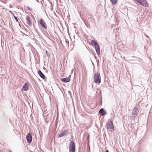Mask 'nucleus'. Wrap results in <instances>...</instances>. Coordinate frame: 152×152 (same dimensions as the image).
Segmentation results:
<instances>
[{"label": "nucleus", "instance_id": "0eeeda50", "mask_svg": "<svg viewBox=\"0 0 152 152\" xmlns=\"http://www.w3.org/2000/svg\"><path fill=\"white\" fill-rule=\"evenodd\" d=\"M26 139L27 141L29 143H31L32 141V137L31 133H28L26 135Z\"/></svg>", "mask_w": 152, "mask_h": 152}, {"label": "nucleus", "instance_id": "5701e85b", "mask_svg": "<svg viewBox=\"0 0 152 152\" xmlns=\"http://www.w3.org/2000/svg\"><path fill=\"white\" fill-rule=\"evenodd\" d=\"M86 26H87L88 27V26H87L86 25Z\"/></svg>", "mask_w": 152, "mask_h": 152}, {"label": "nucleus", "instance_id": "4be33fe9", "mask_svg": "<svg viewBox=\"0 0 152 152\" xmlns=\"http://www.w3.org/2000/svg\"><path fill=\"white\" fill-rule=\"evenodd\" d=\"M73 70H72V72H73Z\"/></svg>", "mask_w": 152, "mask_h": 152}, {"label": "nucleus", "instance_id": "f8f14e48", "mask_svg": "<svg viewBox=\"0 0 152 152\" xmlns=\"http://www.w3.org/2000/svg\"><path fill=\"white\" fill-rule=\"evenodd\" d=\"M26 23L29 26L31 25L32 23L31 21L30 17L28 16H27L26 18Z\"/></svg>", "mask_w": 152, "mask_h": 152}, {"label": "nucleus", "instance_id": "f3484780", "mask_svg": "<svg viewBox=\"0 0 152 152\" xmlns=\"http://www.w3.org/2000/svg\"><path fill=\"white\" fill-rule=\"evenodd\" d=\"M46 54H47L48 56H49V55L48 51H46L45 52Z\"/></svg>", "mask_w": 152, "mask_h": 152}, {"label": "nucleus", "instance_id": "9d476101", "mask_svg": "<svg viewBox=\"0 0 152 152\" xmlns=\"http://www.w3.org/2000/svg\"><path fill=\"white\" fill-rule=\"evenodd\" d=\"M99 113L102 116L105 115L107 114L106 112L103 108H101L99 111Z\"/></svg>", "mask_w": 152, "mask_h": 152}, {"label": "nucleus", "instance_id": "dca6fc26", "mask_svg": "<svg viewBox=\"0 0 152 152\" xmlns=\"http://www.w3.org/2000/svg\"><path fill=\"white\" fill-rule=\"evenodd\" d=\"M13 16H14V18H15V19L16 20V21L17 22H18V19L17 17H16L14 15H13Z\"/></svg>", "mask_w": 152, "mask_h": 152}, {"label": "nucleus", "instance_id": "f03ea898", "mask_svg": "<svg viewBox=\"0 0 152 152\" xmlns=\"http://www.w3.org/2000/svg\"><path fill=\"white\" fill-rule=\"evenodd\" d=\"M94 82L97 84H99L101 83V78L100 74L99 72L95 73L94 78Z\"/></svg>", "mask_w": 152, "mask_h": 152}, {"label": "nucleus", "instance_id": "39448f33", "mask_svg": "<svg viewBox=\"0 0 152 152\" xmlns=\"http://www.w3.org/2000/svg\"><path fill=\"white\" fill-rule=\"evenodd\" d=\"M139 111L137 107H134L132 111V116H131L132 117V118L134 120L135 117H136V116L137 115V114Z\"/></svg>", "mask_w": 152, "mask_h": 152}, {"label": "nucleus", "instance_id": "f257e3e1", "mask_svg": "<svg viewBox=\"0 0 152 152\" xmlns=\"http://www.w3.org/2000/svg\"><path fill=\"white\" fill-rule=\"evenodd\" d=\"M91 44L92 46H94L97 54L99 55L100 54V47L97 42L94 40H92L91 41Z\"/></svg>", "mask_w": 152, "mask_h": 152}, {"label": "nucleus", "instance_id": "7ed1b4c3", "mask_svg": "<svg viewBox=\"0 0 152 152\" xmlns=\"http://www.w3.org/2000/svg\"><path fill=\"white\" fill-rule=\"evenodd\" d=\"M69 152H75V143L73 141H71L69 144Z\"/></svg>", "mask_w": 152, "mask_h": 152}, {"label": "nucleus", "instance_id": "4468645a", "mask_svg": "<svg viewBox=\"0 0 152 152\" xmlns=\"http://www.w3.org/2000/svg\"><path fill=\"white\" fill-rule=\"evenodd\" d=\"M28 85L26 84V83L23 86V88L24 91H26L28 90Z\"/></svg>", "mask_w": 152, "mask_h": 152}, {"label": "nucleus", "instance_id": "9b49d317", "mask_svg": "<svg viewBox=\"0 0 152 152\" xmlns=\"http://www.w3.org/2000/svg\"><path fill=\"white\" fill-rule=\"evenodd\" d=\"M139 4L145 7H147L148 6V3L145 0L142 1L140 2Z\"/></svg>", "mask_w": 152, "mask_h": 152}, {"label": "nucleus", "instance_id": "20e7f679", "mask_svg": "<svg viewBox=\"0 0 152 152\" xmlns=\"http://www.w3.org/2000/svg\"><path fill=\"white\" fill-rule=\"evenodd\" d=\"M106 127L107 129H110L114 130V128L113 123L111 120L108 121L106 124Z\"/></svg>", "mask_w": 152, "mask_h": 152}, {"label": "nucleus", "instance_id": "ddd939ff", "mask_svg": "<svg viewBox=\"0 0 152 152\" xmlns=\"http://www.w3.org/2000/svg\"><path fill=\"white\" fill-rule=\"evenodd\" d=\"M38 73L40 77L42 78V79H44L45 78V75L43 74L42 72L39 70L38 71Z\"/></svg>", "mask_w": 152, "mask_h": 152}, {"label": "nucleus", "instance_id": "a211bd4d", "mask_svg": "<svg viewBox=\"0 0 152 152\" xmlns=\"http://www.w3.org/2000/svg\"><path fill=\"white\" fill-rule=\"evenodd\" d=\"M145 36L146 37L148 38H149V37H148V36L147 35H145Z\"/></svg>", "mask_w": 152, "mask_h": 152}, {"label": "nucleus", "instance_id": "1a4fd4ad", "mask_svg": "<svg viewBox=\"0 0 152 152\" xmlns=\"http://www.w3.org/2000/svg\"><path fill=\"white\" fill-rule=\"evenodd\" d=\"M70 77L71 76L70 75L68 77H65L61 79V80L64 83H68L70 81Z\"/></svg>", "mask_w": 152, "mask_h": 152}, {"label": "nucleus", "instance_id": "423d86ee", "mask_svg": "<svg viewBox=\"0 0 152 152\" xmlns=\"http://www.w3.org/2000/svg\"><path fill=\"white\" fill-rule=\"evenodd\" d=\"M68 133V130H65L59 134L58 135V137L60 138L66 136L67 134Z\"/></svg>", "mask_w": 152, "mask_h": 152}, {"label": "nucleus", "instance_id": "b1692460", "mask_svg": "<svg viewBox=\"0 0 152 152\" xmlns=\"http://www.w3.org/2000/svg\"><path fill=\"white\" fill-rule=\"evenodd\" d=\"M89 138V136L88 137V139Z\"/></svg>", "mask_w": 152, "mask_h": 152}, {"label": "nucleus", "instance_id": "6ab92c4d", "mask_svg": "<svg viewBox=\"0 0 152 152\" xmlns=\"http://www.w3.org/2000/svg\"><path fill=\"white\" fill-rule=\"evenodd\" d=\"M28 9L30 10H31V9L29 7H28Z\"/></svg>", "mask_w": 152, "mask_h": 152}, {"label": "nucleus", "instance_id": "aec40b11", "mask_svg": "<svg viewBox=\"0 0 152 152\" xmlns=\"http://www.w3.org/2000/svg\"><path fill=\"white\" fill-rule=\"evenodd\" d=\"M105 152H109V151L108 150H107Z\"/></svg>", "mask_w": 152, "mask_h": 152}, {"label": "nucleus", "instance_id": "6e6552de", "mask_svg": "<svg viewBox=\"0 0 152 152\" xmlns=\"http://www.w3.org/2000/svg\"><path fill=\"white\" fill-rule=\"evenodd\" d=\"M39 23L45 29H47V27L46 26V24L44 20L42 19H41L39 21Z\"/></svg>", "mask_w": 152, "mask_h": 152}, {"label": "nucleus", "instance_id": "412c9836", "mask_svg": "<svg viewBox=\"0 0 152 152\" xmlns=\"http://www.w3.org/2000/svg\"><path fill=\"white\" fill-rule=\"evenodd\" d=\"M9 152H12V151L11 150H9Z\"/></svg>", "mask_w": 152, "mask_h": 152}, {"label": "nucleus", "instance_id": "2eb2a0df", "mask_svg": "<svg viewBox=\"0 0 152 152\" xmlns=\"http://www.w3.org/2000/svg\"><path fill=\"white\" fill-rule=\"evenodd\" d=\"M112 4H115L117 2V0H110Z\"/></svg>", "mask_w": 152, "mask_h": 152}]
</instances>
